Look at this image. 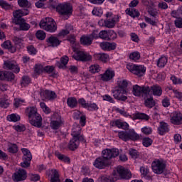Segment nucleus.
<instances>
[{"label": "nucleus", "mask_w": 182, "mask_h": 182, "mask_svg": "<svg viewBox=\"0 0 182 182\" xmlns=\"http://www.w3.org/2000/svg\"><path fill=\"white\" fill-rule=\"evenodd\" d=\"M55 2V3H54ZM51 1L50 6L53 9H55L56 12L61 16L66 21L69 19V17L72 15V12L73 11V9L70 3H60L58 4V0Z\"/></svg>", "instance_id": "1"}, {"label": "nucleus", "mask_w": 182, "mask_h": 182, "mask_svg": "<svg viewBox=\"0 0 182 182\" xmlns=\"http://www.w3.org/2000/svg\"><path fill=\"white\" fill-rule=\"evenodd\" d=\"M29 14V10H16L13 12L14 18L13 19V23L19 25L20 31H29L31 29V25L26 23V21L22 18V16H26Z\"/></svg>", "instance_id": "2"}, {"label": "nucleus", "mask_w": 182, "mask_h": 182, "mask_svg": "<svg viewBox=\"0 0 182 182\" xmlns=\"http://www.w3.org/2000/svg\"><path fill=\"white\" fill-rule=\"evenodd\" d=\"M39 25L41 29H44L46 32H50L51 33L56 32V30L58 29L56 22H55V20L50 17H47L41 20Z\"/></svg>", "instance_id": "3"}, {"label": "nucleus", "mask_w": 182, "mask_h": 182, "mask_svg": "<svg viewBox=\"0 0 182 182\" xmlns=\"http://www.w3.org/2000/svg\"><path fill=\"white\" fill-rule=\"evenodd\" d=\"M73 50L74 54L72 55V58L75 60H77L78 62H89L92 59V55L89 53L80 50L76 47H73Z\"/></svg>", "instance_id": "4"}, {"label": "nucleus", "mask_w": 182, "mask_h": 182, "mask_svg": "<svg viewBox=\"0 0 182 182\" xmlns=\"http://www.w3.org/2000/svg\"><path fill=\"white\" fill-rule=\"evenodd\" d=\"M152 171L155 174H163L166 170V162L163 159H155L151 163Z\"/></svg>", "instance_id": "5"}, {"label": "nucleus", "mask_w": 182, "mask_h": 182, "mask_svg": "<svg viewBox=\"0 0 182 182\" xmlns=\"http://www.w3.org/2000/svg\"><path fill=\"white\" fill-rule=\"evenodd\" d=\"M127 69L139 77L144 76V73H146V68L144 65H137L133 63H129L127 65Z\"/></svg>", "instance_id": "6"}, {"label": "nucleus", "mask_w": 182, "mask_h": 182, "mask_svg": "<svg viewBox=\"0 0 182 182\" xmlns=\"http://www.w3.org/2000/svg\"><path fill=\"white\" fill-rule=\"evenodd\" d=\"M112 93L116 100L126 102V100L127 99V91L123 88L116 87L114 90H112Z\"/></svg>", "instance_id": "7"}, {"label": "nucleus", "mask_w": 182, "mask_h": 182, "mask_svg": "<svg viewBox=\"0 0 182 182\" xmlns=\"http://www.w3.org/2000/svg\"><path fill=\"white\" fill-rule=\"evenodd\" d=\"M4 69L12 70L14 73H19L21 68L15 60H6L4 62Z\"/></svg>", "instance_id": "8"}, {"label": "nucleus", "mask_w": 182, "mask_h": 182, "mask_svg": "<svg viewBox=\"0 0 182 182\" xmlns=\"http://www.w3.org/2000/svg\"><path fill=\"white\" fill-rule=\"evenodd\" d=\"M21 151L23 154V162L21 163V167H23L24 168L30 167L31 161L32 160V154L31 153V151L26 148H23L21 149Z\"/></svg>", "instance_id": "9"}, {"label": "nucleus", "mask_w": 182, "mask_h": 182, "mask_svg": "<svg viewBox=\"0 0 182 182\" xmlns=\"http://www.w3.org/2000/svg\"><path fill=\"white\" fill-rule=\"evenodd\" d=\"M132 93L134 96H137V97L141 96V95L148 96V95H150V87L139 86L138 85H135L133 86Z\"/></svg>", "instance_id": "10"}, {"label": "nucleus", "mask_w": 182, "mask_h": 182, "mask_svg": "<svg viewBox=\"0 0 182 182\" xmlns=\"http://www.w3.org/2000/svg\"><path fill=\"white\" fill-rule=\"evenodd\" d=\"M119 154L120 151H119L118 149H106L102 151V156L107 161V160H110L114 157H117V156H119Z\"/></svg>", "instance_id": "11"}, {"label": "nucleus", "mask_w": 182, "mask_h": 182, "mask_svg": "<svg viewBox=\"0 0 182 182\" xmlns=\"http://www.w3.org/2000/svg\"><path fill=\"white\" fill-rule=\"evenodd\" d=\"M81 133L82 128L80 127V125H73L71 132V136H73V138L77 139L80 141H82V143H86L85 136H83V134H81Z\"/></svg>", "instance_id": "12"}, {"label": "nucleus", "mask_w": 182, "mask_h": 182, "mask_svg": "<svg viewBox=\"0 0 182 182\" xmlns=\"http://www.w3.org/2000/svg\"><path fill=\"white\" fill-rule=\"evenodd\" d=\"M117 172L120 178H122L123 180H130V178H132V172L123 166H118Z\"/></svg>", "instance_id": "13"}, {"label": "nucleus", "mask_w": 182, "mask_h": 182, "mask_svg": "<svg viewBox=\"0 0 182 182\" xmlns=\"http://www.w3.org/2000/svg\"><path fill=\"white\" fill-rule=\"evenodd\" d=\"M28 177V173L25 169H18L13 175V180L15 182L24 181Z\"/></svg>", "instance_id": "14"}, {"label": "nucleus", "mask_w": 182, "mask_h": 182, "mask_svg": "<svg viewBox=\"0 0 182 182\" xmlns=\"http://www.w3.org/2000/svg\"><path fill=\"white\" fill-rule=\"evenodd\" d=\"M115 76L114 70L112 68H108L103 74L100 75L101 80L102 82H112Z\"/></svg>", "instance_id": "15"}, {"label": "nucleus", "mask_w": 182, "mask_h": 182, "mask_svg": "<svg viewBox=\"0 0 182 182\" xmlns=\"http://www.w3.org/2000/svg\"><path fill=\"white\" fill-rule=\"evenodd\" d=\"M40 96L42 100H53V99H56V93L48 90L41 91Z\"/></svg>", "instance_id": "16"}, {"label": "nucleus", "mask_w": 182, "mask_h": 182, "mask_svg": "<svg viewBox=\"0 0 182 182\" xmlns=\"http://www.w3.org/2000/svg\"><path fill=\"white\" fill-rule=\"evenodd\" d=\"M54 120L50 122V127L53 130H58L63 124V120L62 119V117L58 114H54Z\"/></svg>", "instance_id": "17"}, {"label": "nucleus", "mask_w": 182, "mask_h": 182, "mask_svg": "<svg viewBox=\"0 0 182 182\" xmlns=\"http://www.w3.org/2000/svg\"><path fill=\"white\" fill-rule=\"evenodd\" d=\"M117 22H119V16L114 15L112 18H107L104 21V26L112 29V28L116 26Z\"/></svg>", "instance_id": "18"}, {"label": "nucleus", "mask_w": 182, "mask_h": 182, "mask_svg": "<svg viewBox=\"0 0 182 182\" xmlns=\"http://www.w3.org/2000/svg\"><path fill=\"white\" fill-rule=\"evenodd\" d=\"M46 42L48 46H50L51 48H58V46H59L62 43V41L58 39L57 37L51 36L46 39Z\"/></svg>", "instance_id": "19"}, {"label": "nucleus", "mask_w": 182, "mask_h": 182, "mask_svg": "<svg viewBox=\"0 0 182 182\" xmlns=\"http://www.w3.org/2000/svg\"><path fill=\"white\" fill-rule=\"evenodd\" d=\"M100 46L102 50H114L116 49V43H109L107 41L102 42L100 43Z\"/></svg>", "instance_id": "20"}, {"label": "nucleus", "mask_w": 182, "mask_h": 182, "mask_svg": "<svg viewBox=\"0 0 182 182\" xmlns=\"http://www.w3.org/2000/svg\"><path fill=\"white\" fill-rule=\"evenodd\" d=\"M26 113L28 114V120L33 117H38L41 114L38 113V109L36 107H28L26 109Z\"/></svg>", "instance_id": "21"}, {"label": "nucleus", "mask_w": 182, "mask_h": 182, "mask_svg": "<svg viewBox=\"0 0 182 182\" xmlns=\"http://www.w3.org/2000/svg\"><path fill=\"white\" fill-rule=\"evenodd\" d=\"M150 92L154 96H161L163 95V89L159 85L149 87V93Z\"/></svg>", "instance_id": "22"}, {"label": "nucleus", "mask_w": 182, "mask_h": 182, "mask_svg": "<svg viewBox=\"0 0 182 182\" xmlns=\"http://www.w3.org/2000/svg\"><path fill=\"white\" fill-rule=\"evenodd\" d=\"M109 34L112 35V39H116V36L117 34L115 32H114L113 31H110L109 32H107V31H101L99 33V37L100 38V39H105V40H108L110 39V38H109Z\"/></svg>", "instance_id": "23"}, {"label": "nucleus", "mask_w": 182, "mask_h": 182, "mask_svg": "<svg viewBox=\"0 0 182 182\" xmlns=\"http://www.w3.org/2000/svg\"><path fill=\"white\" fill-rule=\"evenodd\" d=\"M94 166L96 168H105L107 166V161L103 158H97L94 162Z\"/></svg>", "instance_id": "24"}, {"label": "nucleus", "mask_w": 182, "mask_h": 182, "mask_svg": "<svg viewBox=\"0 0 182 182\" xmlns=\"http://www.w3.org/2000/svg\"><path fill=\"white\" fill-rule=\"evenodd\" d=\"M182 120V114L180 112H175L172 114L171 122L173 124H180Z\"/></svg>", "instance_id": "25"}, {"label": "nucleus", "mask_w": 182, "mask_h": 182, "mask_svg": "<svg viewBox=\"0 0 182 182\" xmlns=\"http://www.w3.org/2000/svg\"><path fill=\"white\" fill-rule=\"evenodd\" d=\"M50 173L51 174L50 182H60V179L59 178V171L56 169H51L46 171L48 174Z\"/></svg>", "instance_id": "26"}, {"label": "nucleus", "mask_w": 182, "mask_h": 182, "mask_svg": "<svg viewBox=\"0 0 182 182\" xmlns=\"http://www.w3.org/2000/svg\"><path fill=\"white\" fill-rule=\"evenodd\" d=\"M29 122L31 124H32V126H34L35 127H42V117L41 115H38L37 117H33V118H31V119H29Z\"/></svg>", "instance_id": "27"}, {"label": "nucleus", "mask_w": 182, "mask_h": 182, "mask_svg": "<svg viewBox=\"0 0 182 182\" xmlns=\"http://www.w3.org/2000/svg\"><path fill=\"white\" fill-rule=\"evenodd\" d=\"M112 126H116L118 129H123L124 130H129V124L122 122L120 119H117L112 122Z\"/></svg>", "instance_id": "28"}, {"label": "nucleus", "mask_w": 182, "mask_h": 182, "mask_svg": "<svg viewBox=\"0 0 182 182\" xmlns=\"http://www.w3.org/2000/svg\"><path fill=\"white\" fill-rule=\"evenodd\" d=\"M168 124L166 122H160L159 127L158 128V132L161 136H164L166 133L169 132Z\"/></svg>", "instance_id": "29"}, {"label": "nucleus", "mask_w": 182, "mask_h": 182, "mask_svg": "<svg viewBox=\"0 0 182 182\" xmlns=\"http://www.w3.org/2000/svg\"><path fill=\"white\" fill-rule=\"evenodd\" d=\"M94 59L106 63L109 60V55L106 53H95L94 54Z\"/></svg>", "instance_id": "30"}, {"label": "nucleus", "mask_w": 182, "mask_h": 182, "mask_svg": "<svg viewBox=\"0 0 182 182\" xmlns=\"http://www.w3.org/2000/svg\"><path fill=\"white\" fill-rule=\"evenodd\" d=\"M80 143V141H79V139L76 138H73L68 144V149L73 151L76 150L77 147H79Z\"/></svg>", "instance_id": "31"}, {"label": "nucleus", "mask_w": 182, "mask_h": 182, "mask_svg": "<svg viewBox=\"0 0 182 182\" xmlns=\"http://www.w3.org/2000/svg\"><path fill=\"white\" fill-rule=\"evenodd\" d=\"M80 42L84 46H90L92 45V37L90 36H82L80 38Z\"/></svg>", "instance_id": "32"}, {"label": "nucleus", "mask_w": 182, "mask_h": 182, "mask_svg": "<svg viewBox=\"0 0 182 182\" xmlns=\"http://www.w3.org/2000/svg\"><path fill=\"white\" fill-rule=\"evenodd\" d=\"M78 101L75 97H70L67 99V105L70 109H75L77 107Z\"/></svg>", "instance_id": "33"}, {"label": "nucleus", "mask_w": 182, "mask_h": 182, "mask_svg": "<svg viewBox=\"0 0 182 182\" xmlns=\"http://www.w3.org/2000/svg\"><path fill=\"white\" fill-rule=\"evenodd\" d=\"M125 12L127 15L132 16V18H138V16H140V13L134 8L127 9Z\"/></svg>", "instance_id": "34"}, {"label": "nucleus", "mask_w": 182, "mask_h": 182, "mask_svg": "<svg viewBox=\"0 0 182 182\" xmlns=\"http://www.w3.org/2000/svg\"><path fill=\"white\" fill-rule=\"evenodd\" d=\"M12 41L17 49H23V43H22V42H23V40L22 38L14 36L13 37Z\"/></svg>", "instance_id": "35"}, {"label": "nucleus", "mask_w": 182, "mask_h": 182, "mask_svg": "<svg viewBox=\"0 0 182 182\" xmlns=\"http://www.w3.org/2000/svg\"><path fill=\"white\" fill-rule=\"evenodd\" d=\"M70 31H73V26L70 24L65 25V29L62 30L59 33L58 36H66L70 33Z\"/></svg>", "instance_id": "36"}, {"label": "nucleus", "mask_w": 182, "mask_h": 182, "mask_svg": "<svg viewBox=\"0 0 182 182\" xmlns=\"http://www.w3.org/2000/svg\"><path fill=\"white\" fill-rule=\"evenodd\" d=\"M69 62V57L68 55H64L60 58V63H57V66L59 68V69H63L66 65H68Z\"/></svg>", "instance_id": "37"}, {"label": "nucleus", "mask_w": 182, "mask_h": 182, "mask_svg": "<svg viewBox=\"0 0 182 182\" xmlns=\"http://www.w3.org/2000/svg\"><path fill=\"white\" fill-rule=\"evenodd\" d=\"M7 82H12L15 80V74L11 71H4V79Z\"/></svg>", "instance_id": "38"}, {"label": "nucleus", "mask_w": 182, "mask_h": 182, "mask_svg": "<svg viewBox=\"0 0 182 182\" xmlns=\"http://www.w3.org/2000/svg\"><path fill=\"white\" fill-rule=\"evenodd\" d=\"M171 16L178 19L182 16V6L179 7L177 10H173L171 13Z\"/></svg>", "instance_id": "39"}, {"label": "nucleus", "mask_w": 182, "mask_h": 182, "mask_svg": "<svg viewBox=\"0 0 182 182\" xmlns=\"http://www.w3.org/2000/svg\"><path fill=\"white\" fill-rule=\"evenodd\" d=\"M54 70H55V67L47 65L44 67L43 72H45L46 73H48V75H50V76H51L52 77H55L56 74L53 73Z\"/></svg>", "instance_id": "40"}, {"label": "nucleus", "mask_w": 182, "mask_h": 182, "mask_svg": "<svg viewBox=\"0 0 182 182\" xmlns=\"http://www.w3.org/2000/svg\"><path fill=\"white\" fill-rule=\"evenodd\" d=\"M56 157H58V160H61V161H64L65 163H70V159L69 157L60 154L59 151H56L55 152Z\"/></svg>", "instance_id": "41"}, {"label": "nucleus", "mask_w": 182, "mask_h": 182, "mask_svg": "<svg viewBox=\"0 0 182 182\" xmlns=\"http://www.w3.org/2000/svg\"><path fill=\"white\" fill-rule=\"evenodd\" d=\"M139 139H140V136H139L134 131L131 130L128 132V141L133 140L134 141H136V140H139Z\"/></svg>", "instance_id": "42"}, {"label": "nucleus", "mask_w": 182, "mask_h": 182, "mask_svg": "<svg viewBox=\"0 0 182 182\" xmlns=\"http://www.w3.org/2000/svg\"><path fill=\"white\" fill-rule=\"evenodd\" d=\"M133 119H134V120L140 119L141 120H146L147 122V120H149L150 119V117H149V115H147L146 114L138 112L134 115Z\"/></svg>", "instance_id": "43"}, {"label": "nucleus", "mask_w": 182, "mask_h": 182, "mask_svg": "<svg viewBox=\"0 0 182 182\" xmlns=\"http://www.w3.org/2000/svg\"><path fill=\"white\" fill-rule=\"evenodd\" d=\"M118 137L123 141H129V132L121 131L118 132Z\"/></svg>", "instance_id": "44"}, {"label": "nucleus", "mask_w": 182, "mask_h": 182, "mask_svg": "<svg viewBox=\"0 0 182 182\" xmlns=\"http://www.w3.org/2000/svg\"><path fill=\"white\" fill-rule=\"evenodd\" d=\"M168 59L166 56H161L158 60H157V66L159 68H164L166 65H167Z\"/></svg>", "instance_id": "45"}, {"label": "nucleus", "mask_w": 182, "mask_h": 182, "mask_svg": "<svg viewBox=\"0 0 182 182\" xmlns=\"http://www.w3.org/2000/svg\"><path fill=\"white\" fill-rule=\"evenodd\" d=\"M7 120H9V122H14V123H16V122H19V120H21V116L18 114H11L7 117Z\"/></svg>", "instance_id": "46"}, {"label": "nucleus", "mask_w": 182, "mask_h": 182, "mask_svg": "<svg viewBox=\"0 0 182 182\" xmlns=\"http://www.w3.org/2000/svg\"><path fill=\"white\" fill-rule=\"evenodd\" d=\"M77 101L80 106L84 109H90V107H92V104L86 102V100L83 98H80Z\"/></svg>", "instance_id": "47"}, {"label": "nucleus", "mask_w": 182, "mask_h": 182, "mask_svg": "<svg viewBox=\"0 0 182 182\" xmlns=\"http://www.w3.org/2000/svg\"><path fill=\"white\" fill-rule=\"evenodd\" d=\"M117 87L120 89H124V90H126V87L129 85V82L126 80H118L117 82Z\"/></svg>", "instance_id": "48"}, {"label": "nucleus", "mask_w": 182, "mask_h": 182, "mask_svg": "<svg viewBox=\"0 0 182 182\" xmlns=\"http://www.w3.org/2000/svg\"><path fill=\"white\" fill-rule=\"evenodd\" d=\"M8 150L9 153H12L13 154H15V153H18V145L16 144H11L9 143L8 144Z\"/></svg>", "instance_id": "49"}, {"label": "nucleus", "mask_w": 182, "mask_h": 182, "mask_svg": "<svg viewBox=\"0 0 182 182\" xmlns=\"http://www.w3.org/2000/svg\"><path fill=\"white\" fill-rule=\"evenodd\" d=\"M144 105L146 107L151 109V107H154V106L156 105V102H154V100H153V97H151V98H147L145 100Z\"/></svg>", "instance_id": "50"}, {"label": "nucleus", "mask_w": 182, "mask_h": 182, "mask_svg": "<svg viewBox=\"0 0 182 182\" xmlns=\"http://www.w3.org/2000/svg\"><path fill=\"white\" fill-rule=\"evenodd\" d=\"M129 59L136 62L140 59V53L138 51L132 52L129 54Z\"/></svg>", "instance_id": "51"}, {"label": "nucleus", "mask_w": 182, "mask_h": 182, "mask_svg": "<svg viewBox=\"0 0 182 182\" xmlns=\"http://www.w3.org/2000/svg\"><path fill=\"white\" fill-rule=\"evenodd\" d=\"M92 15L95 16H101L103 15V9L100 7H94L93 10L92 11Z\"/></svg>", "instance_id": "52"}, {"label": "nucleus", "mask_w": 182, "mask_h": 182, "mask_svg": "<svg viewBox=\"0 0 182 182\" xmlns=\"http://www.w3.org/2000/svg\"><path fill=\"white\" fill-rule=\"evenodd\" d=\"M18 4L21 8H31V3L28 0H18Z\"/></svg>", "instance_id": "53"}, {"label": "nucleus", "mask_w": 182, "mask_h": 182, "mask_svg": "<svg viewBox=\"0 0 182 182\" xmlns=\"http://www.w3.org/2000/svg\"><path fill=\"white\" fill-rule=\"evenodd\" d=\"M36 36L39 41H43L46 38V33L42 30H39L36 32Z\"/></svg>", "instance_id": "54"}, {"label": "nucleus", "mask_w": 182, "mask_h": 182, "mask_svg": "<svg viewBox=\"0 0 182 182\" xmlns=\"http://www.w3.org/2000/svg\"><path fill=\"white\" fill-rule=\"evenodd\" d=\"M141 132L144 134L149 136V134H151V133H153V129L150 127L145 126L141 128Z\"/></svg>", "instance_id": "55"}, {"label": "nucleus", "mask_w": 182, "mask_h": 182, "mask_svg": "<svg viewBox=\"0 0 182 182\" xmlns=\"http://www.w3.org/2000/svg\"><path fill=\"white\" fill-rule=\"evenodd\" d=\"M27 51L28 52L29 55H36L37 50L35 48V46L33 45H29L26 47Z\"/></svg>", "instance_id": "56"}, {"label": "nucleus", "mask_w": 182, "mask_h": 182, "mask_svg": "<svg viewBox=\"0 0 182 182\" xmlns=\"http://www.w3.org/2000/svg\"><path fill=\"white\" fill-rule=\"evenodd\" d=\"M44 70V67L42 65H35V70L34 73H36L37 75H41Z\"/></svg>", "instance_id": "57"}, {"label": "nucleus", "mask_w": 182, "mask_h": 182, "mask_svg": "<svg viewBox=\"0 0 182 182\" xmlns=\"http://www.w3.org/2000/svg\"><path fill=\"white\" fill-rule=\"evenodd\" d=\"M142 143L144 147H149L153 144V140H151L150 138H144Z\"/></svg>", "instance_id": "58"}, {"label": "nucleus", "mask_w": 182, "mask_h": 182, "mask_svg": "<svg viewBox=\"0 0 182 182\" xmlns=\"http://www.w3.org/2000/svg\"><path fill=\"white\" fill-rule=\"evenodd\" d=\"M171 80H172L173 85H181L182 83V80L181 78L176 77V75H171Z\"/></svg>", "instance_id": "59"}, {"label": "nucleus", "mask_w": 182, "mask_h": 182, "mask_svg": "<svg viewBox=\"0 0 182 182\" xmlns=\"http://www.w3.org/2000/svg\"><path fill=\"white\" fill-rule=\"evenodd\" d=\"M31 83V78L28 76H23L21 85L26 86Z\"/></svg>", "instance_id": "60"}, {"label": "nucleus", "mask_w": 182, "mask_h": 182, "mask_svg": "<svg viewBox=\"0 0 182 182\" xmlns=\"http://www.w3.org/2000/svg\"><path fill=\"white\" fill-rule=\"evenodd\" d=\"M0 6L4 9H11V4L4 0H0Z\"/></svg>", "instance_id": "61"}, {"label": "nucleus", "mask_w": 182, "mask_h": 182, "mask_svg": "<svg viewBox=\"0 0 182 182\" xmlns=\"http://www.w3.org/2000/svg\"><path fill=\"white\" fill-rule=\"evenodd\" d=\"M140 173L143 177H146L149 174V168L145 166H141L140 168Z\"/></svg>", "instance_id": "62"}, {"label": "nucleus", "mask_w": 182, "mask_h": 182, "mask_svg": "<svg viewBox=\"0 0 182 182\" xmlns=\"http://www.w3.org/2000/svg\"><path fill=\"white\" fill-rule=\"evenodd\" d=\"M174 25L176 28L181 29L182 28V18H176L174 21Z\"/></svg>", "instance_id": "63"}, {"label": "nucleus", "mask_w": 182, "mask_h": 182, "mask_svg": "<svg viewBox=\"0 0 182 182\" xmlns=\"http://www.w3.org/2000/svg\"><path fill=\"white\" fill-rule=\"evenodd\" d=\"M173 93L175 95V97L178 99V100H182V92L177 90H172Z\"/></svg>", "instance_id": "64"}]
</instances>
